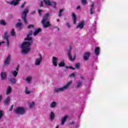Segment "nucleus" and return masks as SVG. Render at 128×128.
<instances>
[{
  "label": "nucleus",
  "instance_id": "obj_18",
  "mask_svg": "<svg viewBox=\"0 0 128 128\" xmlns=\"http://www.w3.org/2000/svg\"><path fill=\"white\" fill-rule=\"evenodd\" d=\"M72 20L74 24H76V16L74 13L72 14Z\"/></svg>",
  "mask_w": 128,
  "mask_h": 128
},
{
  "label": "nucleus",
  "instance_id": "obj_45",
  "mask_svg": "<svg viewBox=\"0 0 128 128\" xmlns=\"http://www.w3.org/2000/svg\"><path fill=\"white\" fill-rule=\"evenodd\" d=\"M40 8H42V6H44V2L43 1H41L40 4Z\"/></svg>",
  "mask_w": 128,
  "mask_h": 128
},
{
  "label": "nucleus",
  "instance_id": "obj_51",
  "mask_svg": "<svg viewBox=\"0 0 128 128\" xmlns=\"http://www.w3.org/2000/svg\"><path fill=\"white\" fill-rule=\"evenodd\" d=\"M70 124L71 126H72V124H74V122H71L70 123Z\"/></svg>",
  "mask_w": 128,
  "mask_h": 128
},
{
  "label": "nucleus",
  "instance_id": "obj_15",
  "mask_svg": "<svg viewBox=\"0 0 128 128\" xmlns=\"http://www.w3.org/2000/svg\"><path fill=\"white\" fill-rule=\"evenodd\" d=\"M84 21H82L78 23V25L76 26V28L82 30V28H84Z\"/></svg>",
  "mask_w": 128,
  "mask_h": 128
},
{
  "label": "nucleus",
  "instance_id": "obj_43",
  "mask_svg": "<svg viewBox=\"0 0 128 128\" xmlns=\"http://www.w3.org/2000/svg\"><path fill=\"white\" fill-rule=\"evenodd\" d=\"M66 26H67V28H70V23L68 22L66 23Z\"/></svg>",
  "mask_w": 128,
  "mask_h": 128
},
{
  "label": "nucleus",
  "instance_id": "obj_20",
  "mask_svg": "<svg viewBox=\"0 0 128 128\" xmlns=\"http://www.w3.org/2000/svg\"><path fill=\"white\" fill-rule=\"evenodd\" d=\"M55 115H54V112H52L50 113V120L52 121L54 120V118H55Z\"/></svg>",
  "mask_w": 128,
  "mask_h": 128
},
{
  "label": "nucleus",
  "instance_id": "obj_52",
  "mask_svg": "<svg viewBox=\"0 0 128 128\" xmlns=\"http://www.w3.org/2000/svg\"><path fill=\"white\" fill-rule=\"evenodd\" d=\"M80 78L81 80H84V78L82 76H80Z\"/></svg>",
  "mask_w": 128,
  "mask_h": 128
},
{
  "label": "nucleus",
  "instance_id": "obj_40",
  "mask_svg": "<svg viewBox=\"0 0 128 128\" xmlns=\"http://www.w3.org/2000/svg\"><path fill=\"white\" fill-rule=\"evenodd\" d=\"M26 2H24V4L21 5L20 8H24V6H26Z\"/></svg>",
  "mask_w": 128,
  "mask_h": 128
},
{
  "label": "nucleus",
  "instance_id": "obj_44",
  "mask_svg": "<svg viewBox=\"0 0 128 128\" xmlns=\"http://www.w3.org/2000/svg\"><path fill=\"white\" fill-rule=\"evenodd\" d=\"M70 76L71 78H74V76H76V74L72 73L71 74H70Z\"/></svg>",
  "mask_w": 128,
  "mask_h": 128
},
{
  "label": "nucleus",
  "instance_id": "obj_17",
  "mask_svg": "<svg viewBox=\"0 0 128 128\" xmlns=\"http://www.w3.org/2000/svg\"><path fill=\"white\" fill-rule=\"evenodd\" d=\"M8 80L9 82H11V84H16V78L14 77H11L10 76L8 78Z\"/></svg>",
  "mask_w": 128,
  "mask_h": 128
},
{
  "label": "nucleus",
  "instance_id": "obj_61",
  "mask_svg": "<svg viewBox=\"0 0 128 128\" xmlns=\"http://www.w3.org/2000/svg\"><path fill=\"white\" fill-rule=\"evenodd\" d=\"M76 128H78V126H76Z\"/></svg>",
  "mask_w": 128,
  "mask_h": 128
},
{
  "label": "nucleus",
  "instance_id": "obj_11",
  "mask_svg": "<svg viewBox=\"0 0 128 128\" xmlns=\"http://www.w3.org/2000/svg\"><path fill=\"white\" fill-rule=\"evenodd\" d=\"M94 4H96V3L92 2L90 6V14H94L95 12L96 8H94Z\"/></svg>",
  "mask_w": 128,
  "mask_h": 128
},
{
  "label": "nucleus",
  "instance_id": "obj_19",
  "mask_svg": "<svg viewBox=\"0 0 128 128\" xmlns=\"http://www.w3.org/2000/svg\"><path fill=\"white\" fill-rule=\"evenodd\" d=\"M66 120H68V116L66 115L61 120V124L62 126H64V122H66Z\"/></svg>",
  "mask_w": 128,
  "mask_h": 128
},
{
  "label": "nucleus",
  "instance_id": "obj_59",
  "mask_svg": "<svg viewBox=\"0 0 128 128\" xmlns=\"http://www.w3.org/2000/svg\"><path fill=\"white\" fill-rule=\"evenodd\" d=\"M10 16H11V18H12V15H10Z\"/></svg>",
  "mask_w": 128,
  "mask_h": 128
},
{
  "label": "nucleus",
  "instance_id": "obj_30",
  "mask_svg": "<svg viewBox=\"0 0 128 128\" xmlns=\"http://www.w3.org/2000/svg\"><path fill=\"white\" fill-rule=\"evenodd\" d=\"M48 6H52V8H56V2H50V5H48Z\"/></svg>",
  "mask_w": 128,
  "mask_h": 128
},
{
  "label": "nucleus",
  "instance_id": "obj_13",
  "mask_svg": "<svg viewBox=\"0 0 128 128\" xmlns=\"http://www.w3.org/2000/svg\"><path fill=\"white\" fill-rule=\"evenodd\" d=\"M0 76L2 80H4L6 78H8V75H6V72L3 71L0 73Z\"/></svg>",
  "mask_w": 128,
  "mask_h": 128
},
{
  "label": "nucleus",
  "instance_id": "obj_31",
  "mask_svg": "<svg viewBox=\"0 0 128 128\" xmlns=\"http://www.w3.org/2000/svg\"><path fill=\"white\" fill-rule=\"evenodd\" d=\"M22 24L21 22H18L16 24V28H22Z\"/></svg>",
  "mask_w": 128,
  "mask_h": 128
},
{
  "label": "nucleus",
  "instance_id": "obj_1",
  "mask_svg": "<svg viewBox=\"0 0 128 128\" xmlns=\"http://www.w3.org/2000/svg\"><path fill=\"white\" fill-rule=\"evenodd\" d=\"M32 34V31L30 30L29 34L27 36V38L25 39V40L28 42H24L21 46L22 52V54H26L30 50V46L32 44V38L30 36Z\"/></svg>",
  "mask_w": 128,
  "mask_h": 128
},
{
  "label": "nucleus",
  "instance_id": "obj_60",
  "mask_svg": "<svg viewBox=\"0 0 128 128\" xmlns=\"http://www.w3.org/2000/svg\"><path fill=\"white\" fill-rule=\"evenodd\" d=\"M18 21H19V22H20V20H18Z\"/></svg>",
  "mask_w": 128,
  "mask_h": 128
},
{
  "label": "nucleus",
  "instance_id": "obj_39",
  "mask_svg": "<svg viewBox=\"0 0 128 128\" xmlns=\"http://www.w3.org/2000/svg\"><path fill=\"white\" fill-rule=\"evenodd\" d=\"M82 4L83 6L86 4V0H82Z\"/></svg>",
  "mask_w": 128,
  "mask_h": 128
},
{
  "label": "nucleus",
  "instance_id": "obj_24",
  "mask_svg": "<svg viewBox=\"0 0 128 128\" xmlns=\"http://www.w3.org/2000/svg\"><path fill=\"white\" fill-rule=\"evenodd\" d=\"M32 80V76H28L26 78V80L28 82V84H30Z\"/></svg>",
  "mask_w": 128,
  "mask_h": 128
},
{
  "label": "nucleus",
  "instance_id": "obj_50",
  "mask_svg": "<svg viewBox=\"0 0 128 128\" xmlns=\"http://www.w3.org/2000/svg\"><path fill=\"white\" fill-rule=\"evenodd\" d=\"M52 42H50L49 43V44L48 45V46H49L50 48V46H52Z\"/></svg>",
  "mask_w": 128,
  "mask_h": 128
},
{
  "label": "nucleus",
  "instance_id": "obj_9",
  "mask_svg": "<svg viewBox=\"0 0 128 128\" xmlns=\"http://www.w3.org/2000/svg\"><path fill=\"white\" fill-rule=\"evenodd\" d=\"M72 48L71 46H70L69 49L68 50V56L70 60H74L76 59V58H72Z\"/></svg>",
  "mask_w": 128,
  "mask_h": 128
},
{
  "label": "nucleus",
  "instance_id": "obj_10",
  "mask_svg": "<svg viewBox=\"0 0 128 128\" xmlns=\"http://www.w3.org/2000/svg\"><path fill=\"white\" fill-rule=\"evenodd\" d=\"M90 52H85L83 55L84 60L86 62V60H90Z\"/></svg>",
  "mask_w": 128,
  "mask_h": 128
},
{
  "label": "nucleus",
  "instance_id": "obj_2",
  "mask_svg": "<svg viewBox=\"0 0 128 128\" xmlns=\"http://www.w3.org/2000/svg\"><path fill=\"white\" fill-rule=\"evenodd\" d=\"M48 16H50V14L48 13H46L43 17L42 24L44 28H50V26H52L50 23V21H47L48 18Z\"/></svg>",
  "mask_w": 128,
  "mask_h": 128
},
{
  "label": "nucleus",
  "instance_id": "obj_16",
  "mask_svg": "<svg viewBox=\"0 0 128 128\" xmlns=\"http://www.w3.org/2000/svg\"><path fill=\"white\" fill-rule=\"evenodd\" d=\"M76 88H80L82 86V82L78 80L76 82Z\"/></svg>",
  "mask_w": 128,
  "mask_h": 128
},
{
  "label": "nucleus",
  "instance_id": "obj_3",
  "mask_svg": "<svg viewBox=\"0 0 128 128\" xmlns=\"http://www.w3.org/2000/svg\"><path fill=\"white\" fill-rule=\"evenodd\" d=\"M72 84V81H70L62 87L55 88L54 90V92H64V90H68V88Z\"/></svg>",
  "mask_w": 128,
  "mask_h": 128
},
{
  "label": "nucleus",
  "instance_id": "obj_32",
  "mask_svg": "<svg viewBox=\"0 0 128 128\" xmlns=\"http://www.w3.org/2000/svg\"><path fill=\"white\" fill-rule=\"evenodd\" d=\"M46 6H50V0H43Z\"/></svg>",
  "mask_w": 128,
  "mask_h": 128
},
{
  "label": "nucleus",
  "instance_id": "obj_6",
  "mask_svg": "<svg viewBox=\"0 0 128 128\" xmlns=\"http://www.w3.org/2000/svg\"><path fill=\"white\" fill-rule=\"evenodd\" d=\"M2 38L4 40H6V46L7 48H8V46H10V40H8V38H10V35H8V32H6L4 33V35Z\"/></svg>",
  "mask_w": 128,
  "mask_h": 128
},
{
  "label": "nucleus",
  "instance_id": "obj_47",
  "mask_svg": "<svg viewBox=\"0 0 128 128\" xmlns=\"http://www.w3.org/2000/svg\"><path fill=\"white\" fill-rule=\"evenodd\" d=\"M12 108H14V105L11 106L10 108L9 109V110H10V112H12Z\"/></svg>",
  "mask_w": 128,
  "mask_h": 128
},
{
  "label": "nucleus",
  "instance_id": "obj_55",
  "mask_svg": "<svg viewBox=\"0 0 128 128\" xmlns=\"http://www.w3.org/2000/svg\"><path fill=\"white\" fill-rule=\"evenodd\" d=\"M16 72H18V67L16 68Z\"/></svg>",
  "mask_w": 128,
  "mask_h": 128
},
{
  "label": "nucleus",
  "instance_id": "obj_49",
  "mask_svg": "<svg viewBox=\"0 0 128 128\" xmlns=\"http://www.w3.org/2000/svg\"><path fill=\"white\" fill-rule=\"evenodd\" d=\"M2 44H6V42H0V48L2 46Z\"/></svg>",
  "mask_w": 128,
  "mask_h": 128
},
{
  "label": "nucleus",
  "instance_id": "obj_26",
  "mask_svg": "<svg viewBox=\"0 0 128 128\" xmlns=\"http://www.w3.org/2000/svg\"><path fill=\"white\" fill-rule=\"evenodd\" d=\"M42 32V29L40 28H39L37 30H35V32L34 33V36H38L40 32Z\"/></svg>",
  "mask_w": 128,
  "mask_h": 128
},
{
  "label": "nucleus",
  "instance_id": "obj_5",
  "mask_svg": "<svg viewBox=\"0 0 128 128\" xmlns=\"http://www.w3.org/2000/svg\"><path fill=\"white\" fill-rule=\"evenodd\" d=\"M28 14V8H25L22 12V18L25 24H28V21L26 20V16Z\"/></svg>",
  "mask_w": 128,
  "mask_h": 128
},
{
  "label": "nucleus",
  "instance_id": "obj_34",
  "mask_svg": "<svg viewBox=\"0 0 128 128\" xmlns=\"http://www.w3.org/2000/svg\"><path fill=\"white\" fill-rule=\"evenodd\" d=\"M64 9L60 10L58 16L60 18V16H62V12H64Z\"/></svg>",
  "mask_w": 128,
  "mask_h": 128
},
{
  "label": "nucleus",
  "instance_id": "obj_38",
  "mask_svg": "<svg viewBox=\"0 0 128 128\" xmlns=\"http://www.w3.org/2000/svg\"><path fill=\"white\" fill-rule=\"evenodd\" d=\"M80 66V63H77L75 64V67L76 68H78V70H79Z\"/></svg>",
  "mask_w": 128,
  "mask_h": 128
},
{
  "label": "nucleus",
  "instance_id": "obj_29",
  "mask_svg": "<svg viewBox=\"0 0 128 128\" xmlns=\"http://www.w3.org/2000/svg\"><path fill=\"white\" fill-rule=\"evenodd\" d=\"M36 104L34 102H32L29 104V108H30V110H32L34 108V106Z\"/></svg>",
  "mask_w": 128,
  "mask_h": 128
},
{
  "label": "nucleus",
  "instance_id": "obj_8",
  "mask_svg": "<svg viewBox=\"0 0 128 128\" xmlns=\"http://www.w3.org/2000/svg\"><path fill=\"white\" fill-rule=\"evenodd\" d=\"M39 58H36L35 60L34 64L35 66H40V63L42 61V57L40 54H38Z\"/></svg>",
  "mask_w": 128,
  "mask_h": 128
},
{
  "label": "nucleus",
  "instance_id": "obj_57",
  "mask_svg": "<svg viewBox=\"0 0 128 128\" xmlns=\"http://www.w3.org/2000/svg\"><path fill=\"white\" fill-rule=\"evenodd\" d=\"M57 30H58V32H60V28H58Z\"/></svg>",
  "mask_w": 128,
  "mask_h": 128
},
{
  "label": "nucleus",
  "instance_id": "obj_7",
  "mask_svg": "<svg viewBox=\"0 0 128 128\" xmlns=\"http://www.w3.org/2000/svg\"><path fill=\"white\" fill-rule=\"evenodd\" d=\"M11 60L12 56H10V54L8 55L4 62V66H8V64H10V63Z\"/></svg>",
  "mask_w": 128,
  "mask_h": 128
},
{
  "label": "nucleus",
  "instance_id": "obj_42",
  "mask_svg": "<svg viewBox=\"0 0 128 128\" xmlns=\"http://www.w3.org/2000/svg\"><path fill=\"white\" fill-rule=\"evenodd\" d=\"M66 68H70L71 70H76V68L72 67V66H66Z\"/></svg>",
  "mask_w": 128,
  "mask_h": 128
},
{
  "label": "nucleus",
  "instance_id": "obj_58",
  "mask_svg": "<svg viewBox=\"0 0 128 128\" xmlns=\"http://www.w3.org/2000/svg\"><path fill=\"white\" fill-rule=\"evenodd\" d=\"M58 26L54 27V28H58Z\"/></svg>",
  "mask_w": 128,
  "mask_h": 128
},
{
  "label": "nucleus",
  "instance_id": "obj_25",
  "mask_svg": "<svg viewBox=\"0 0 128 128\" xmlns=\"http://www.w3.org/2000/svg\"><path fill=\"white\" fill-rule=\"evenodd\" d=\"M94 52L96 56H99L100 54V48L97 47L95 48Z\"/></svg>",
  "mask_w": 128,
  "mask_h": 128
},
{
  "label": "nucleus",
  "instance_id": "obj_56",
  "mask_svg": "<svg viewBox=\"0 0 128 128\" xmlns=\"http://www.w3.org/2000/svg\"><path fill=\"white\" fill-rule=\"evenodd\" d=\"M56 22H60V19H57V20H56Z\"/></svg>",
  "mask_w": 128,
  "mask_h": 128
},
{
  "label": "nucleus",
  "instance_id": "obj_48",
  "mask_svg": "<svg viewBox=\"0 0 128 128\" xmlns=\"http://www.w3.org/2000/svg\"><path fill=\"white\" fill-rule=\"evenodd\" d=\"M38 12L40 16H42V10H38Z\"/></svg>",
  "mask_w": 128,
  "mask_h": 128
},
{
  "label": "nucleus",
  "instance_id": "obj_41",
  "mask_svg": "<svg viewBox=\"0 0 128 128\" xmlns=\"http://www.w3.org/2000/svg\"><path fill=\"white\" fill-rule=\"evenodd\" d=\"M34 28V24H30V25H29L28 26V29H30V28Z\"/></svg>",
  "mask_w": 128,
  "mask_h": 128
},
{
  "label": "nucleus",
  "instance_id": "obj_21",
  "mask_svg": "<svg viewBox=\"0 0 128 128\" xmlns=\"http://www.w3.org/2000/svg\"><path fill=\"white\" fill-rule=\"evenodd\" d=\"M12 87L10 86H8L6 90V94H10L12 92Z\"/></svg>",
  "mask_w": 128,
  "mask_h": 128
},
{
  "label": "nucleus",
  "instance_id": "obj_53",
  "mask_svg": "<svg viewBox=\"0 0 128 128\" xmlns=\"http://www.w3.org/2000/svg\"><path fill=\"white\" fill-rule=\"evenodd\" d=\"M31 14H36V11H34Z\"/></svg>",
  "mask_w": 128,
  "mask_h": 128
},
{
  "label": "nucleus",
  "instance_id": "obj_54",
  "mask_svg": "<svg viewBox=\"0 0 128 128\" xmlns=\"http://www.w3.org/2000/svg\"><path fill=\"white\" fill-rule=\"evenodd\" d=\"M80 6H78L76 8V10H80Z\"/></svg>",
  "mask_w": 128,
  "mask_h": 128
},
{
  "label": "nucleus",
  "instance_id": "obj_14",
  "mask_svg": "<svg viewBox=\"0 0 128 128\" xmlns=\"http://www.w3.org/2000/svg\"><path fill=\"white\" fill-rule=\"evenodd\" d=\"M20 0H14L11 2H8V4H11L12 6H18V3L20 2Z\"/></svg>",
  "mask_w": 128,
  "mask_h": 128
},
{
  "label": "nucleus",
  "instance_id": "obj_23",
  "mask_svg": "<svg viewBox=\"0 0 128 128\" xmlns=\"http://www.w3.org/2000/svg\"><path fill=\"white\" fill-rule=\"evenodd\" d=\"M59 68H64V66H66V63L64 61L62 60L58 64Z\"/></svg>",
  "mask_w": 128,
  "mask_h": 128
},
{
  "label": "nucleus",
  "instance_id": "obj_37",
  "mask_svg": "<svg viewBox=\"0 0 128 128\" xmlns=\"http://www.w3.org/2000/svg\"><path fill=\"white\" fill-rule=\"evenodd\" d=\"M2 116H4V111L0 110V120H2Z\"/></svg>",
  "mask_w": 128,
  "mask_h": 128
},
{
  "label": "nucleus",
  "instance_id": "obj_28",
  "mask_svg": "<svg viewBox=\"0 0 128 128\" xmlns=\"http://www.w3.org/2000/svg\"><path fill=\"white\" fill-rule=\"evenodd\" d=\"M10 98L8 96L6 99L4 101V104L8 105L10 103Z\"/></svg>",
  "mask_w": 128,
  "mask_h": 128
},
{
  "label": "nucleus",
  "instance_id": "obj_27",
  "mask_svg": "<svg viewBox=\"0 0 128 128\" xmlns=\"http://www.w3.org/2000/svg\"><path fill=\"white\" fill-rule=\"evenodd\" d=\"M11 74H12V76H14V78H16V76H18V72L16 70H14L11 72Z\"/></svg>",
  "mask_w": 128,
  "mask_h": 128
},
{
  "label": "nucleus",
  "instance_id": "obj_22",
  "mask_svg": "<svg viewBox=\"0 0 128 128\" xmlns=\"http://www.w3.org/2000/svg\"><path fill=\"white\" fill-rule=\"evenodd\" d=\"M56 102H53L50 104V108H54L56 107Z\"/></svg>",
  "mask_w": 128,
  "mask_h": 128
},
{
  "label": "nucleus",
  "instance_id": "obj_46",
  "mask_svg": "<svg viewBox=\"0 0 128 128\" xmlns=\"http://www.w3.org/2000/svg\"><path fill=\"white\" fill-rule=\"evenodd\" d=\"M2 100V94H0V102H1Z\"/></svg>",
  "mask_w": 128,
  "mask_h": 128
},
{
  "label": "nucleus",
  "instance_id": "obj_35",
  "mask_svg": "<svg viewBox=\"0 0 128 128\" xmlns=\"http://www.w3.org/2000/svg\"><path fill=\"white\" fill-rule=\"evenodd\" d=\"M25 94H30V91H28V87H26Z\"/></svg>",
  "mask_w": 128,
  "mask_h": 128
},
{
  "label": "nucleus",
  "instance_id": "obj_4",
  "mask_svg": "<svg viewBox=\"0 0 128 128\" xmlns=\"http://www.w3.org/2000/svg\"><path fill=\"white\" fill-rule=\"evenodd\" d=\"M26 109L23 106H18L15 110V112L16 114H18L19 116H23V114H26Z\"/></svg>",
  "mask_w": 128,
  "mask_h": 128
},
{
  "label": "nucleus",
  "instance_id": "obj_12",
  "mask_svg": "<svg viewBox=\"0 0 128 128\" xmlns=\"http://www.w3.org/2000/svg\"><path fill=\"white\" fill-rule=\"evenodd\" d=\"M58 58L56 57L53 56L52 59V64L54 66H58Z\"/></svg>",
  "mask_w": 128,
  "mask_h": 128
},
{
  "label": "nucleus",
  "instance_id": "obj_36",
  "mask_svg": "<svg viewBox=\"0 0 128 128\" xmlns=\"http://www.w3.org/2000/svg\"><path fill=\"white\" fill-rule=\"evenodd\" d=\"M10 34L12 36H16V32H14V29H12Z\"/></svg>",
  "mask_w": 128,
  "mask_h": 128
},
{
  "label": "nucleus",
  "instance_id": "obj_33",
  "mask_svg": "<svg viewBox=\"0 0 128 128\" xmlns=\"http://www.w3.org/2000/svg\"><path fill=\"white\" fill-rule=\"evenodd\" d=\"M0 24L2 26H6V21L4 20H0Z\"/></svg>",
  "mask_w": 128,
  "mask_h": 128
}]
</instances>
